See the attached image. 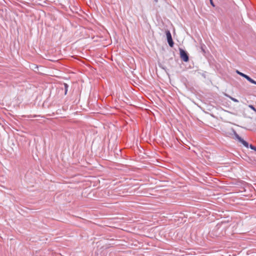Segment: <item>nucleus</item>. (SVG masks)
Wrapping results in <instances>:
<instances>
[{
	"mask_svg": "<svg viewBox=\"0 0 256 256\" xmlns=\"http://www.w3.org/2000/svg\"><path fill=\"white\" fill-rule=\"evenodd\" d=\"M180 58L185 62H188L189 60L188 56L186 51L182 48H180Z\"/></svg>",
	"mask_w": 256,
	"mask_h": 256,
	"instance_id": "obj_1",
	"label": "nucleus"
},
{
	"mask_svg": "<svg viewBox=\"0 0 256 256\" xmlns=\"http://www.w3.org/2000/svg\"><path fill=\"white\" fill-rule=\"evenodd\" d=\"M166 33L168 42L169 46L170 47H173L174 42H173L172 38V35H171L170 32L169 30H166Z\"/></svg>",
	"mask_w": 256,
	"mask_h": 256,
	"instance_id": "obj_2",
	"label": "nucleus"
},
{
	"mask_svg": "<svg viewBox=\"0 0 256 256\" xmlns=\"http://www.w3.org/2000/svg\"><path fill=\"white\" fill-rule=\"evenodd\" d=\"M244 78H246L248 82H250L256 84V82L252 80V78H250L249 76H248L246 74H245Z\"/></svg>",
	"mask_w": 256,
	"mask_h": 256,
	"instance_id": "obj_3",
	"label": "nucleus"
},
{
	"mask_svg": "<svg viewBox=\"0 0 256 256\" xmlns=\"http://www.w3.org/2000/svg\"><path fill=\"white\" fill-rule=\"evenodd\" d=\"M244 78H246L248 82H250L256 84V82L252 80V78H250L249 76H248L246 74H245Z\"/></svg>",
	"mask_w": 256,
	"mask_h": 256,
	"instance_id": "obj_4",
	"label": "nucleus"
},
{
	"mask_svg": "<svg viewBox=\"0 0 256 256\" xmlns=\"http://www.w3.org/2000/svg\"><path fill=\"white\" fill-rule=\"evenodd\" d=\"M238 138L240 140V142L246 147L248 148V144L246 142L244 141V140L241 138H240L238 136Z\"/></svg>",
	"mask_w": 256,
	"mask_h": 256,
	"instance_id": "obj_5",
	"label": "nucleus"
},
{
	"mask_svg": "<svg viewBox=\"0 0 256 256\" xmlns=\"http://www.w3.org/2000/svg\"><path fill=\"white\" fill-rule=\"evenodd\" d=\"M224 95H225L226 96H227V97L229 98L230 100H232V101H234V102H238V100L237 99H236V98H234L232 97L231 96H230L228 95V94H224Z\"/></svg>",
	"mask_w": 256,
	"mask_h": 256,
	"instance_id": "obj_6",
	"label": "nucleus"
},
{
	"mask_svg": "<svg viewBox=\"0 0 256 256\" xmlns=\"http://www.w3.org/2000/svg\"><path fill=\"white\" fill-rule=\"evenodd\" d=\"M64 89H65V94H66L67 93V92H68V84L64 83Z\"/></svg>",
	"mask_w": 256,
	"mask_h": 256,
	"instance_id": "obj_7",
	"label": "nucleus"
},
{
	"mask_svg": "<svg viewBox=\"0 0 256 256\" xmlns=\"http://www.w3.org/2000/svg\"><path fill=\"white\" fill-rule=\"evenodd\" d=\"M236 73L238 74L239 75L241 76H242L244 77L245 76V74L239 72L238 70H236Z\"/></svg>",
	"mask_w": 256,
	"mask_h": 256,
	"instance_id": "obj_8",
	"label": "nucleus"
},
{
	"mask_svg": "<svg viewBox=\"0 0 256 256\" xmlns=\"http://www.w3.org/2000/svg\"><path fill=\"white\" fill-rule=\"evenodd\" d=\"M249 108H250L252 110L256 112V109L255 108L252 106V105H249Z\"/></svg>",
	"mask_w": 256,
	"mask_h": 256,
	"instance_id": "obj_9",
	"label": "nucleus"
},
{
	"mask_svg": "<svg viewBox=\"0 0 256 256\" xmlns=\"http://www.w3.org/2000/svg\"><path fill=\"white\" fill-rule=\"evenodd\" d=\"M250 148L252 149V150H256V148L254 147V146H253L252 145L250 144Z\"/></svg>",
	"mask_w": 256,
	"mask_h": 256,
	"instance_id": "obj_10",
	"label": "nucleus"
},
{
	"mask_svg": "<svg viewBox=\"0 0 256 256\" xmlns=\"http://www.w3.org/2000/svg\"><path fill=\"white\" fill-rule=\"evenodd\" d=\"M210 2L211 5H212V6H214H214H214V2H212V0H210Z\"/></svg>",
	"mask_w": 256,
	"mask_h": 256,
	"instance_id": "obj_11",
	"label": "nucleus"
},
{
	"mask_svg": "<svg viewBox=\"0 0 256 256\" xmlns=\"http://www.w3.org/2000/svg\"><path fill=\"white\" fill-rule=\"evenodd\" d=\"M226 112H227L230 113V112H228V110H226Z\"/></svg>",
	"mask_w": 256,
	"mask_h": 256,
	"instance_id": "obj_12",
	"label": "nucleus"
},
{
	"mask_svg": "<svg viewBox=\"0 0 256 256\" xmlns=\"http://www.w3.org/2000/svg\"><path fill=\"white\" fill-rule=\"evenodd\" d=\"M226 112H227L230 113V112H228V110H226Z\"/></svg>",
	"mask_w": 256,
	"mask_h": 256,
	"instance_id": "obj_13",
	"label": "nucleus"
},
{
	"mask_svg": "<svg viewBox=\"0 0 256 256\" xmlns=\"http://www.w3.org/2000/svg\"><path fill=\"white\" fill-rule=\"evenodd\" d=\"M226 112H227L230 113V112H228V110H226Z\"/></svg>",
	"mask_w": 256,
	"mask_h": 256,
	"instance_id": "obj_14",
	"label": "nucleus"
},
{
	"mask_svg": "<svg viewBox=\"0 0 256 256\" xmlns=\"http://www.w3.org/2000/svg\"><path fill=\"white\" fill-rule=\"evenodd\" d=\"M156 2H157L158 0H155Z\"/></svg>",
	"mask_w": 256,
	"mask_h": 256,
	"instance_id": "obj_15",
	"label": "nucleus"
}]
</instances>
